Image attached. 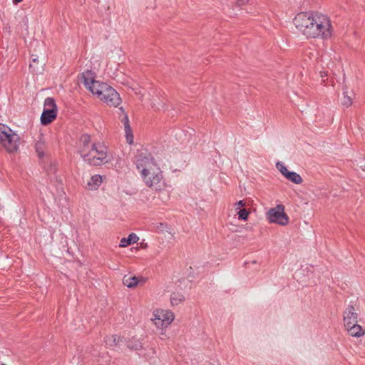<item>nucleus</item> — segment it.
<instances>
[{
	"mask_svg": "<svg viewBox=\"0 0 365 365\" xmlns=\"http://www.w3.org/2000/svg\"><path fill=\"white\" fill-rule=\"evenodd\" d=\"M294 24L307 38L326 40L332 36L331 21L322 14L299 13L294 19Z\"/></svg>",
	"mask_w": 365,
	"mask_h": 365,
	"instance_id": "obj_1",
	"label": "nucleus"
},
{
	"mask_svg": "<svg viewBox=\"0 0 365 365\" xmlns=\"http://www.w3.org/2000/svg\"><path fill=\"white\" fill-rule=\"evenodd\" d=\"M136 167L145 184L155 190L164 187L162 171L154 158L146 150H140L136 155Z\"/></svg>",
	"mask_w": 365,
	"mask_h": 365,
	"instance_id": "obj_2",
	"label": "nucleus"
},
{
	"mask_svg": "<svg viewBox=\"0 0 365 365\" xmlns=\"http://www.w3.org/2000/svg\"><path fill=\"white\" fill-rule=\"evenodd\" d=\"M86 88L103 103L109 106L117 107L121 103L119 94L107 83L96 81L95 73L86 71L82 74Z\"/></svg>",
	"mask_w": 365,
	"mask_h": 365,
	"instance_id": "obj_3",
	"label": "nucleus"
},
{
	"mask_svg": "<svg viewBox=\"0 0 365 365\" xmlns=\"http://www.w3.org/2000/svg\"><path fill=\"white\" fill-rule=\"evenodd\" d=\"M79 153L84 161L98 166L108 163V148L101 143H91V137L83 135L81 138Z\"/></svg>",
	"mask_w": 365,
	"mask_h": 365,
	"instance_id": "obj_4",
	"label": "nucleus"
},
{
	"mask_svg": "<svg viewBox=\"0 0 365 365\" xmlns=\"http://www.w3.org/2000/svg\"><path fill=\"white\" fill-rule=\"evenodd\" d=\"M0 143L9 153H15L20 145L19 136L9 126L0 123Z\"/></svg>",
	"mask_w": 365,
	"mask_h": 365,
	"instance_id": "obj_5",
	"label": "nucleus"
},
{
	"mask_svg": "<svg viewBox=\"0 0 365 365\" xmlns=\"http://www.w3.org/2000/svg\"><path fill=\"white\" fill-rule=\"evenodd\" d=\"M175 315L170 309L158 308L152 313L151 322L160 334H163L166 329L173 322Z\"/></svg>",
	"mask_w": 365,
	"mask_h": 365,
	"instance_id": "obj_6",
	"label": "nucleus"
},
{
	"mask_svg": "<svg viewBox=\"0 0 365 365\" xmlns=\"http://www.w3.org/2000/svg\"><path fill=\"white\" fill-rule=\"evenodd\" d=\"M266 217L269 222L281 226H286L289 222V218L286 214L284 207L282 205H278L269 209L266 213Z\"/></svg>",
	"mask_w": 365,
	"mask_h": 365,
	"instance_id": "obj_7",
	"label": "nucleus"
},
{
	"mask_svg": "<svg viewBox=\"0 0 365 365\" xmlns=\"http://www.w3.org/2000/svg\"><path fill=\"white\" fill-rule=\"evenodd\" d=\"M57 115V107L55 101L52 98H47L44 101V109L41 116V122L43 125L51 123Z\"/></svg>",
	"mask_w": 365,
	"mask_h": 365,
	"instance_id": "obj_8",
	"label": "nucleus"
},
{
	"mask_svg": "<svg viewBox=\"0 0 365 365\" xmlns=\"http://www.w3.org/2000/svg\"><path fill=\"white\" fill-rule=\"evenodd\" d=\"M359 307L356 305H349L344 312V327L357 323Z\"/></svg>",
	"mask_w": 365,
	"mask_h": 365,
	"instance_id": "obj_9",
	"label": "nucleus"
},
{
	"mask_svg": "<svg viewBox=\"0 0 365 365\" xmlns=\"http://www.w3.org/2000/svg\"><path fill=\"white\" fill-rule=\"evenodd\" d=\"M123 284L128 288H135L138 286H142L146 282V279L143 277H124L123 279Z\"/></svg>",
	"mask_w": 365,
	"mask_h": 365,
	"instance_id": "obj_10",
	"label": "nucleus"
},
{
	"mask_svg": "<svg viewBox=\"0 0 365 365\" xmlns=\"http://www.w3.org/2000/svg\"><path fill=\"white\" fill-rule=\"evenodd\" d=\"M344 327L349 334L351 336L359 338L365 334V331L362 329L361 326L357 323L351 325L349 324Z\"/></svg>",
	"mask_w": 365,
	"mask_h": 365,
	"instance_id": "obj_11",
	"label": "nucleus"
},
{
	"mask_svg": "<svg viewBox=\"0 0 365 365\" xmlns=\"http://www.w3.org/2000/svg\"><path fill=\"white\" fill-rule=\"evenodd\" d=\"M156 230L158 232L164 235L165 237H172L175 235L174 229L167 223H158L156 225Z\"/></svg>",
	"mask_w": 365,
	"mask_h": 365,
	"instance_id": "obj_12",
	"label": "nucleus"
},
{
	"mask_svg": "<svg viewBox=\"0 0 365 365\" xmlns=\"http://www.w3.org/2000/svg\"><path fill=\"white\" fill-rule=\"evenodd\" d=\"M354 98V93L352 91H348L346 88L344 89L342 96L340 99L341 105L346 108H349L352 105Z\"/></svg>",
	"mask_w": 365,
	"mask_h": 365,
	"instance_id": "obj_13",
	"label": "nucleus"
},
{
	"mask_svg": "<svg viewBox=\"0 0 365 365\" xmlns=\"http://www.w3.org/2000/svg\"><path fill=\"white\" fill-rule=\"evenodd\" d=\"M103 178L100 175H93L87 182V188L90 190H96L103 182Z\"/></svg>",
	"mask_w": 365,
	"mask_h": 365,
	"instance_id": "obj_14",
	"label": "nucleus"
},
{
	"mask_svg": "<svg viewBox=\"0 0 365 365\" xmlns=\"http://www.w3.org/2000/svg\"><path fill=\"white\" fill-rule=\"evenodd\" d=\"M139 240L138 236L135 233H131L127 238L123 237L120 240L119 247H127L131 244H135Z\"/></svg>",
	"mask_w": 365,
	"mask_h": 365,
	"instance_id": "obj_15",
	"label": "nucleus"
},
{
	"mask_svg": "<svg viewBox=\"0 0 365 365\" xmlns=\"http://www.w3.org/2000/svg\"><path fill=\"white\" fill-rule=\"evenodd\" d=\"M185 300V298L181 292H173L170 296V304L171 307L178 306L183 303Z\"/></svg>",
	"mask_w": 365,
	"mask_h": 365,
	"instance_id": "obj_16",
	"label": "nucleus"
},
{
	"mask_svg": "<svg viewBox=\"0 0 365 365\" xmlns=\"http://www.w3.org/2000/svg\"><path fill=\"white\" fill-rule=\"evenodd\" d=\"M119 341L120 336L117 334L109 335L105 338V343L108 346H116Z\"/></svg>",
	"mask_w": 365,
	"mask_h": 365,
	"instance_id": "obj_17",
	"label": "nucleus"
},
{
	"mask_svg": "<svg viewBox=\"0 0 365 365\" xmlns=\"http://www.w3.org/2000/svg\"><path fill=\"white\" fill-rule=\"evenodd\" d=\"M287 180L292 181L295 184H300L302 182V177L295 172H289L287 173V175L284 176Z\"/></svg>",
	"mask_w": 365,
	"mask_h": 365,
	"instance_id": "obj_18",
	"label": "nucleus"
},
{
	"mask_svg": "<svg viewBox=\"0 0 365 365\" xmlns=\"http://www.w3.org/2000/svg\"><path fill=\"white\" fill-rule=\"evenodd\" d=\"M128 347L132 350H140L142 349L143 345L140 340L136 339H132L128 342Z\"/></svg>",
	"mask_w": 365,
	"mask_h": 365,
	"instance_id": "obj_19",
	"label": "nucleus"
},
{
	"mask_svg": "<svg viewBox=\"0 0 365 365\" xmlns=\"http://www.w3.org/2000/svg\"><path fill=\"white\" fill-rule=\"evenodd\" d=\"M46 145L43 140H38L36 144V150L39 157H43L45 153Z\"/></svg>",
	"mask_w": 365,
	"mask_h": 365,
	"instance_id": "obj_20",
	"label": "nucleus"
},
{
	"mask_svg": "<svg viewBox=\"0 0 365 365\" xmlns=\"http://www.w3.org/2000/svg\"><path fill=\"white\" fill-rule=\"evenodd\" d=\"M235 212L238 215V219L240 220L247 221L248 220L250 211L245 208H242V210H237Z\"/></svg>",
	"mask_w": 365,
	"mask_h": 365,
	"instance_id": "obj_21",
	"label": "nucleus"
},
{
	"mask_svg": "<svg viewBox=\"0 0 365 365\" xmlns=\"http://www.w3.org/2000/svg\"><path fill=\"white\" fill-rule=\"evenodd\" d=\"M120 110L122 112V115H120V120L124 125V129L130 128L128 116L126 113H125L123 108H120Z\"/></svg>",
	"mask_w": 365,
	"mask_h": 365,
	"instance_id": "obj_22",
	"label": "nucleus"
},
{
	"mask_svg": "<svg viewBox=\"0 0 365 365\" xmlns=\"http://www.w3.org/2000/svg\"><path fill=\"white\" fill-rule=\"evenodd\" d=\"M124 130H125V134L126 142L130 145L133 144V135L131 128H125Z\"/></svg>",
	"mask_w": 365,
	"mask_h": 365,
	"instance_id": "obj_23",
	"label": "nucleus"
},
{
	"mask_svg": "<svg viewBox=\"0 0 365 365\" xmlns=\"http://www.w3.org/2000/svg\"><path fill=\"white\" fill-rule=\"evenodd\" d=\"M276 167L284 176L287 175V173L289 172L282 163L278 162Z\"/></svg>",
	"mask_w": 365,
	"mask_h": 365,
	"instance_id": "obj_24",
	"label": "nucleus"
},
{
	"mask_svg": "<svg viewBox=\"0 0 365 365\" xmlns=\"http://www.w3.org/2000/svg\"><path fill=\"white\" fill-rule=\"evenodd\" d=\"M246 205V202L245 200H239L234 203V210L235 212L242 210Z\"/></svg>",
	"mask_w": 365,
	"mask_h": 365,
	"instance_id": "obj_25",
	"label": "nucleus"
},
{
	"mask_svg": "<svg viewBox=\"0 0 365 365\" xmlns=\"http://www.w3.org/2000/svg\"><path fill=\"white\" fill-rule=\"evenodd\" d=\"M38 58L37 57H36L32 59V61L30 63V68L32 69V71L36 73L41 71V69L36 68L35 66V64L36 63L38 64Z\"/></svg>",
	"mask_w": 365,
	"mask_h": 365,
	"instance_id": "obj_26",
	"label": "nucleus"
},
{
	"mask_svg": "<svg viewBox=\"0 0 365 365\" xmlns=\"http://www.w3.org/2000/svg\"><path fill=\"white\" fill-rule=\"evenodd\" d=\"M249 3V0H238L237 4L239 6L247 5Z\"/></svg>",
	"mask_w": 365,
	"mask_h": 365,
	"instance_id": "obj_27",
	"label": "nucleus"
},
{
	"mask_svg": "<svg viewBox=\"0 0 365 365\" xmlns=\"http://www.w3.org/2000/svg\"><path fill=\"white\" fill-rule=\"evenodd\" d=\"M319 74L321 78H322V83H324L326 81L324 78L328 76V73L326 71H320Z\"/></svg>",
	"mask_w": 365,
	"mask_h": 365,
	"instance_id": "obj_28",
	"label": "nucleus"
},
{
	"mask_svg": "<svg viewBox=\"0 0 365 365\" xmlns=\"http://www.w3.org/2000/svg\"><path fill=\"white\" fill-rule=\"evenodd\" d=\"M21 1H22V0H14V3H19Z\"/></svg>",
	"mask_w": 365,
	"mask_h": 365,
	"instance_id": "obj_29",
	"label": "nucleus"
},
{
	"mask_svg": "<svg viewBox=\"0 0 365 365\" xmlns=\"http://www.w3.org/2000/svg\"><path fill=\"white\" fill-rule=\"evenodd\" d=\"M251 263H252V264H256V263H257V261H256V260H253V261H252V262H251Z\"/></svg>",
	"mask_w": 365,
	"mask_h": 365,
	"instance_id": "obj_30",
	"label": "nucleus"
},
{
	"mask_svg": "<svg viewBox=\"0 0 365 365\" xmlns=\"http://www.w3.org/2000/svg\"><path fill=\"white\" fill-rule=\"evenodd\" d=\"M1 365H5V364H1Z\"/></svg>",
	"mask_w": 365,
	"mask_h": 365,
	"instance_id": "obj_31",
	"label": "nucleus"
}]
</instances>
